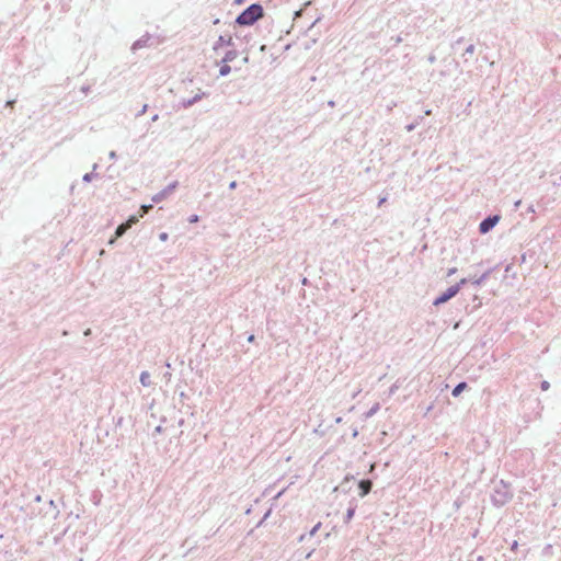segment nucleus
Masks as SVG:
<instances>
[{"label": "nucleus", "instance_id": "obj_1", "mask_svg": "<svg viewBox=\"0 0 561 561\" xmlns=\"http://www.w3.org/2000/svg\"><path fill=\"white\" fill-rule=\"evenodd\" d=\"M514 496L513 489L510 483L504 480H500L494 483L491 493V503L495 507H502L506 505Z\"/></svg>", "mask_w": 561, "mask_h": 561}, {"label": "nucleus", "instance_id": "obj_2", "mask_svg": "<svg viewBox=\"0 0 561 561\" xmlns=\"http://www.w3.org/2000/svg\"><path fill=\"white\" fill-rule=\"evenodd\" d=\"M264 15L261 3H252L236 18L234 23L239 26H251Z\"/></svg>", "mask_w": 561, "mask_h": 561}, {"label": "nucleus", "instance_id": "obj_3", "mask_svg": "<svg viewBox=\"0 0 561 561\" xmlns=\"http://www.w3.org/2000/svg\"><path fill=\"white\" fill-rule=\"evenodd\" d=\"M500 215H489L479 225V232L481 234H485L491 231L500 221Z\"/></svg>", "mask_w": 561, "mask_h": 561}, {"label": "nucleus", "instance_id": "obj_4", "mask_svg": "<svg viewBox=\"0 0 561 561\" xmlns=\"http://www.w3.org/2000/svg\"><path fill=\"white\" fill-rule=\"evenodd\" d=\"M457 294H458V287L450 286L449 288H447L444 293H442L439 296H437L434 299L433 305L434 306L443 305V304L449 301L451 298H454Z\"/></svg>", "mask_w": 561, "mask_h": 561}, {"label": "nucleus", "instance_id": "obj_5", "mask_svg": "<svg viewBox=\"0 0 561 561\" xmlns=\"http://www.w3.org/2000/svg\"><path fill=\"white\" fill-rule=\"evenodd\" d=\"M178 185H179V182L178 181H173L172 183L167 185L163 190H161L160 192L154 194L152 196V202L153 203L162 202L164 198H167L178 187Z\"/></svg>", "mask_w": 561, "mask_h": 561}, {"label": "nucleus", "instance_id": "obj_6", "mask_svg": "<svg viewBox=\"0 0 561 561\" xmlns=\"http://www.w3.org/2000/svg\"><path fill=\"white\" fill-rule=\"evenodd\" d=\"M137 221L138 218L136 216H130L125 222L118 225L115 230V238L123 237Z\"/></svg>", "mask_w": 561, "mask_h": 561}, {"label": "nucleus", "instance_id": "obj_7", "mask_svg": "<svg viewBox=\"0 0 561 561\" xmlns=\"http://www.w3.org/2000/svg\"><path fill=\"white\" fill-rule=\"evenodd\" d=\"M221 46H234V42L231 35H220L214 45V50L219 49Z\"/></svg>", "mask_w": 561, "mask_h": 561}, {"label": "nucleus", "instance_id": "obj_8", "mask_svg": "<svg viewBox=\"0 0 561 561\" xmlns=\"http://www.w3.org/2000/svg\"><path fill=\"white\" fill-rule=\"evenodd\" d=\"M150 38H151V36L149 33H146L145 35H142L140 38H138L137 41L134 42V44L131 45V48H130L131 51L135 53L138 49L147 47Z\"/></svg>", "mask_w": 561, "mask_h": 561}, {"label": "nucleus", "instance_id": "obj_9", "mask_svg": "<svg viewBox=\"0 0 561 561\" xmlns=\"http://www.w3.org/2000/svg\"><path fill=\"white\" fill-rule=\"evenodd\" d=\"M373 488V482L369 479H363L358 482L359 496H366Z\"/></svg>", "mask_w": 561, "mask_h": 561}, {"label": "nucleus", "instance_id": "obj_10", "mask_svg": "<svg viewBox=\"0 0 561 561\" xmlns=\"http://www.w3.org/2000/svg\"><path fill=\"white\" fill-rule=\"evenodd\" d=\"M494 270H496V266L489 268L488 271H485L482 275H480L477 278H471L472 285L480 286L481 284H483L490 277V275L492 274V272Z\"/></svg>", "mask_w": 561, "mask_h": 561}, {"label": "nucleus", "instance_id": "obj_11", "mask_svg": "<svg viewBox=\"0 0 561 561\" xmlns=\"http://www.w3.org/2000/svg\"><path fill=\"white\" fill-rule=\"evenodd\" d=\"M204 95H205V93H201V94H196L195 96H193L191 99H184L182 101V106L184 108H188L192 105H194L196 102L201 101Z\"/></svg>", "mask_w": 561, "mask_h": 561}, {"label": "nucleus", "instance_id": "obj_12", "mask_svg": "<svg viewBox=\"0 0 561 561\" xmlns=\"http://www.w3.org/2000/svg\"><path fill=\"white\" fill-rule=\"evenodd\" d=\"M356 507H357V504L355 503V501L354 500L351 501L350 507L347 508L345 517H344V523L348 524L352 520V518L354 517Z\"/></svg>", "mask_w": 561, "mask_h": 561}, {"label": "nucleus", "instance_id": "obj_13", "mask_svg": "<svg viewBox=\"0 0 561 561\" xmlns=\"http://www.w3.org/2000/svg\"><path fill=\"white\" fill-rule=\"evenodd\" d=\"M237 56H238V50H237V49H234V48H233V49H230V50H228V51L225 54V56H224V58H222L221 62H222V64L231 62V61H233V60L237 58Z\"/></svg>", "mask_w": 561, "mask_h": 561}, {"label": "nucleus", "instance_id": "obj_14", "mask_svg": "<svg viewBox=\"0 0 561 561\" xmlns=\"http://www.w3.org/2000/svg\"><path fill=\"white\" fill-rule=\"evenodd\" d=\"M139 381L140 383L144 386V387H150L151 386V377H150V374L145 370V371H141L140 374V377H139Z\"/></svg>", "mask_w": 561, "mask_h": 561}, {"label": "nucleus", "instance_id": "obj_15", "mask_svg": "<svg viewBox=\"0 0 561 561\" xmlns=\"http://www.w3.org/2000/svg\"><path fill=\"white\" fill-rule=\"evenodd\" d=\"M467 388L468 383L466 381L457 383L451 391L453 397H458Z\"/></svg>", "mask_w": 561, "mask_h": 561}, {"label": "nucleus", "instance_id": "obj_16", "mask_svg": "<svg viewBox=\"0 0 561 561\" xmlns=\"http://www.w3.org/2000/svg\"><path fill=\"white\" fill-rule=\"evenodd\" d=\"M352 480H354L353 476H346L337 489H341L342 491L346 492L350 489L348 483Z\"/></svg>", "mask_w": 561, "mask_h": 561}, {"label": "nucleus", "instance_id": "obj_17", "mask_svg": "<svg viewBox=\"0 0 561 561\" xmlns=\"http://www.w3.org/2000/svg\"><path fill=\"white\" fill-rule=\"evenodd\" d=\"M231 67L228 64H222L219 68V76L226 77L230 73Z\"/></svg>", "mask_w": 561, "mask_h": 561}, {"label": "nucleus", "instance_id": "obj_18", "mask_svg": "<svg viewBox=\"0 0 561 561\" xmlns=\"http://www.w3.org/2000/svg\"><path fill=\"white\" fill-rule=\"evenodd\" d=\"M99 174L98 173H94V172H90V173H85L82 178L83 182H91L93 178H98Z\"/></svg>", "mask_w": 561, "mask_h": 561}, {"label": "nucleus", "instance_id": "obj_19", "mask_svg": "<svg viewBox=\"0 0 561 561\" xmlns=\"http://www.w3.org/2000/svg\"><path fill=\"white\" fill-rule=\"evenodd\" d=\"M320 527H321V523H318L317 525H314L312 527V529L308 533L309 538L313 537Z\"/></svg>", "mask_w": 561, "mask_h": 561}, {"label": "nucleus", "instance_id": "obj_20", "mask_svg": "<svg viewBox=\"0 0 561 561\" xmlns=\"http://www.w3.org/2000/svg\"><path fill=\"white\" fill-rule=\"evenodd\" d=\"M390 41L392 42V46H397V45H399L403 39H402V37H401L400 35H398V36H392V37L390 38Z\"/></svg>", "mask_w": 561, "mask_h": 561}, {"label": "nucleus", "instance_id": "obj_21", "mask_svg": "<svg viewBox=\"0 0 561 561\" xmlns=\"http://www.w3.org/2000/svg\"><path fill=\"white\" fill-rule=\"evenodd\" d=\"M378 410H379V404L377 403L366 413V416L367 417L373 416Z\"/></svg>", "mask_w": 561, "mask_h": 561}, {"label": "nucleus", "instance_id": "obj_22", "mask_svg": "<svg viewBox=\"0 0 561 561\" xmlns=\"http://www.w3.org/2000/svg\"><path fill=\"white\" fill-rule=\"evenodd\" d=\"M417 125H419V119H416L414 123L407 125L405 129H407V131L410 133V131L414 130Z\"/></svg>", "mask_w": 561, "mask_h": 561}, {"label": "nucleus", "instance_id": "obj_23", "mask_svg": "<svg viewBox=\"0 0 561 561\" xmlns=\"http://www.w3.org/2000/svg\"><path fill=\"white\" fill-rule=\"evenodd\" d=\"M470 279L469 278H461L457 284H455L454 286H457L458 287V291L460 290V288L466 285Z\"/></svg>", "mask_w": 561, "mask_h": 561}, {"label": "nucleus", "instance_id": "obj_24", "mask_svg": "<svg viewBox=\"0 0 561 561\" xmlns=\"http://www.w3.org/2000/svg\"><path fill=\"white\" fill-rule=\"evenodd\" d=\"M540 388L542 391H547L550 388V383L547 380L540 382Z\"/></svg>", "mask_w": 561, "mask_h": 561}, {"label": "nucleus", "instance_id": "obj_25", "mask_svg": "<svg viewBox=\"0 0 561 561\" xmlns=\"http://www.w3.org/2000/svg\"><path fill=\"white\" fill-rule=\"evenodd\" d=\"M474 49H476L474 45H473V44H470V45L466 48L465 54L472 55V54L474 53Z\"/></svg>", "mask_w": 561, "mask_h": 561}, {"label": "nucleus", "instance_id": "obj_26", "mask_svg": "<svg viewBox=\"0 0 561 561\" xmlns=\"http://www.w3.org/2000/svg\"><path fill=\"white\" fill-rule=\"evenodd\" d=\"M148 110V104H145L140 111L136 114V117H140L141 115H144Z\"/></svg>", "mask_w": 561, "mask_h": 561}, {"label": "nucleus", "instance_id": "obj_27", "mask_svg": "<svg viewBox=\"0 0 561 561\" xmlns=\"http://www.w3.org/2000/svg\"><path fill=\"white\" fill-rule=\"evenodd\" d=\"M199 219L198 215H191L188 218V222L194 224L197 222Z\"/></svg>", "mask_w": 561, "mask_h": 561}, {"label": "nucleus", "instance_id": "obj_28", "mask_svg": "<svg viewBox=\"0 0 561 561\" xmlns=\"http://www.w3.org/2000/svg\"><path fill=\"white\" fill-rule=\"evenodd\" d=\"M270 513H271V511H267V512L265 513V515L263 516V518L257 523L256 527H260V526L264 523V520L268 517Z\"/></svg>", "mask_w": 561, "mask_h": 561}, {"label": "nucleus", "instance_id": "obj_29", "mask_svg": "<svg viewBox=\"0 0 561 561\" xmlns=\"http://www.w3.org/2000/svg\"><path fill=\"white\" fill-rule=\"evenodd\" d=\"M168 238H169V234H168L167 232H161V233L159 234V239H160L161 241H167V240H168Z\"/></svg>", "mask_w": 561, "mask_h": 561}, {"label": "nucleus", "instance_id": "obj_30", "mask_svg": "<svg viewBox=\"0 0 561 561\" xmlns=\"http://www.w3.org/2000/svg\"><path fill=\"white\" fill-rule=\"evenodd\" d=\"M526 213H528V214H535V213H536V210H535L534 205H529V206L527 207V209H526Z\"/></svg>", "mask_w": 561, "mask_h": 561}, {"label": "nucleus", "instance_id": "obj_31", "mask_svg": "<svg viewBox=\"0 0 561 561\" xmlns=\"http://www.w3.org/2000/svg\"><path fill=\"white\" fill-rule=\"evenodd\" d=\"M456 273H457V267H451V268L448 270L447 276H451V275H454Z\"/></svg>", "mask_w": 561, "mask_h": 561}, {"label": "nucleus", "instance_id": "obj_32", "mask_svg": "<svg viewBox=\"0 0 561 561\" xmlns=\"http://www.w3.org/2000/svg\"><path fill=\"white\" fill-rule=\"evenodd\" d=\"M14 104H15V100H9V101H7L5 106L7 107H13Z\"/></svg>", "mask_w": 561, "mask_h": 561}, {"label": "nucleus", "instance_id": "obj_33", "mask_svg": "<svg viewBox=\"0 0 561 561\" xmlns=\"http://www.w3.org/2000/svg\"><path fill=\"white\" fill-rule=\"evenodd\" d=\"M237 186H238V183H237L236 181H232V182H230V184H229V188H230V190H234V188H237Z\"/></svg>", "mask_w": 561, "mask_h": 561}, {"label": "nucleus", "instance_id": "obj_34", "mask_svg": "<svg viewBox=\"0 0 561 561\" xmlns=\"http://www.w3.org/2000/svg\"><path fill=\"white\" fill-rule=\"evenodd\" d=\"M162 432H163V427H162V425H158V426L154 428V433L161 434Z\"/></svg>", "mask_w": 561, "mask_h": 561}, {"label": "nucleus", "instance_id": "obj_35", "mask_svg": "<svg viewBox=\"0 0 561 561\" xmlns=\"http://www.w3.org/2000/svg\"><path fill=\"white\" fill-rule=\"evenodd\" d=\"M150 208H152V205H142L141 206V209L144 210V213L148 211Z\"/></svg>", "mask_w": 561, "mask_h": 561}, {"label": "nucleus", "instance_id": "obj_36", "mask_svg": "<svg viewBox=\"0 0 561 561\" xmlns=\"http://www.w3.org/2000/svg\"><path fill=\"white\" fill-rule=\"evenodd\" d=\"M247 341H248L249 343H253V342L255 341V336H254V334H250V335L248 336Z\"/></svg>", "mask_w": 561, "mask_h": 561}, {"label": "nucleus", "instance_id": "obj_37", "mask_svg": "<svg viewBox=\"0 0 561 561\" xmlns=\"http://www.w3.org/2000/svg\"><path fill=\"white\" fill-rule=\"evenodd\" d=\"M473 301H474V302H477V304H476V307L481 306V301H480V299H479V297H478V296H474V297H473Z\"/></svg>", "mask_w": 561, "mask_h": 561}, {"label": "nucleus", "instance_id": "obj_38", "mask_svg": "<svg viewBox=\"0 0 561 561\" xmlns=\"http://www.w3.org/2000/svg\"><path fill=\"white\" fill-rule=\"evenodd\" d=\"M81 91L87 94L90 91V87L89 85H83L81 88Z\"/></svg>", "mask_w": 561, "mask_h": 561}, {"label": "nucleus", "instance_id": "obj_39", "mask_svg": "<svg viewBox=\"0 0 561 561\" xmlns=\"http://www.w3.org/2000/svg\"><path fill=\"white\" fill-rule=\"evenodd\" d=\"M108 157H110V159H112V160L117 158V156H116V152H115V151H111V152L108 153Z\"/></svg>", "mask_w": 561, "mask_h": 561}, {"label": "nucleus", "instance_id": "obj_40", "mask_svg": "<svg viewBox=\"0 0 561 561\" xmlns=\"http://www.w3.org/2000/svg\"><path fill=\"white\" fill-rule=\"evenodd\" d=\"M308 537H309V536H308V534H302V535L298 538V540L301 542V541L306 540V538H308Z\"/></svg>", "mask_w": 561, "mask_h": 561}, {"label": "nucleus", "instance_id": "obj_41", "mask_svg": "<svg viewBox=\"0 0 561 561\" xmlns=\"http://www.w3.org/2000/svg\"><path fill=\"white\" fill-rule=\"evenodd\" d=\"M435 60H436V57H435L434 55H430V56H428V61H430V62H432V64H433V62H435Z\"/></svg>", "mask_w": 561, "mask_h": 561}, {"label": "nucleus", "instance_id": "obj_42", "mask_svg": "<svg viewBox=\"0 0 561 561\" xmlns=\"http://www.w3.org/2000/svg\"><path fill=\"white\" fill-rule=\"evenodd\" d=\"M520 204H522V201H520V199L516 201V202L514 203V208H515V209H517V208L520 206Z\"/></svg>", "mask_w": 561, "mask_h": 561}, {"label": "nucleus", "instance_id": "obj_43", "mask_svg": "<svg viewBox=\"0 0 561 561\" xmlns=\"http://www.w3.org/2000/svg\"><path fill=\"white\" fill-rule=\"evenodd\" d=\"M116 239H117V238H115V236H114L113 238H111V239L108 240V244H110V245H113V244L115 243Z\"/></svg>", "mask_w": 561, "mask_h": 561}, {"label": "nucleus", "instance_id": "obj_44", "mask_svg": "<svg viewBox=\"0 0 561 561\" xmlns=\"http://www.w3.org/2000/svg\"><path fill=\"white\" fill-rule=\"evenodd\" d=\"M171 377H172V374H171V373L167 371V373L164 374V378H165V379L170 380V379H171Z\"/></svg>", "mask_w": 561, "mask_h": 561}, {"label": "nucleus", "instance_id": "obj_45", "mask_svg": "<svg viewBox=\"0 0 561 561\" xmlns=\"http://www.w3.org/2000/svg\"><path fill=\"white\" fill-rule=\"evenodd\" d=\"M397 390V386L396 385H392L390 387V394L394 393V391Z\"/></svg>", "mask_w": 561, "mask_h": 561}, {"label": "nucleus", "instance_id": "obj_46", "mask_svg": "<svg viewBox=\"0 0 561 561\" xmlns=\"http://www.w3.org/2000/svg\"><path fill=\"white\" fill-rule=\"evenodd\" d=\"M328 105H329L330 107H334V106H335V102H334L333 100H330V101L328 102Z\"/></svg>", "mask_w": 561, "mask_h": 561}, {"label": "nucleus", "instance_id": "obj_47", "mask_svg": "<svg viewBox=\"0 0 561 561\" xmlns=\"http://www.w3.org/2000/svg\"><path fill=\"white\" fill-rule=\"evenodd\" d=\"M159 119V115L158 114H154L152 117H151V122H157Z\"/></svg>", "mask_w": 561, "mask_h": 561}, {"label": "nucleus", "instance_id": "obj_48", "mask_svg": "<svg viewBox=\"0 0 561 561\" xmlns=\"http://www.w3.org/2000/svg\"><path fill=\"white\" fill-rule=\"evenodd\" d=\"M91 333H92L91 329H87L83 334L85 336H89V335H91Z\"/></svg>", "mask_w": 561, "mask_h": 561}, {"label": "nucleus", "instance_id": "obj_49", "mask_svg": "<svg viewBox=\"0 0 561 561\" xmlns=\"http://www.w3.org/2000/svg\"><path fill=\"white\" fill-rule=\"evenodd\" d=\"M517 546H518L517 541H514L512 545V550H515L517 548Z\"/></svg>", "mask_w": 561, "mask_h": 561}, {"label": "nucleus", "instance_id": "obj_50", "mask_svg": "<svg viewBox=\"0 0 561 561\" xmlns=\"http://www.w3.org/2000/svg\"><path fill=\"white\" fill-rule=\"evenodd\" d=\"M358 435L357 428L353 431V437H356Z\"/></svg>", "mask_w": 561, "mask_h": 561}, {"label": "nucleus", "instance_id": "obj_51", "mask_svg": "<svg viewBox=\"0 0 561 561\" xmlns=\"http://www.w3.org/2000/svg\"><path fill=\"white\" fill-rule=\"evenodd\" d=\"M511 271V265L508 264L506 267H505V272L508 273Z\"/></svg>", "mask_w": 561, "mask_h": 561}, {"label": "nucleus", "instance_id": "obj_52", "mask_svg": "<svg viewBox=\"0 0 561 561\" xmlns=\"http://www.w3.org/2000/svg\"><path fill=\"white\" fill-rule=\"evenodd\" d=\"M477 561H484V558H483L482 556H479V557L477 558Z\"/></svg>", "mask_w": 561, "mask_h": 561}, {"label": "nucleus", "instance_id": "obj_53", "mask_svg": "<svg viewBox=\"0 0 561 561\" xmlns=\"http://www.w3.org/2000/svg\"><path fill=\"white\" fill-rule=\"evenodd\" d=\"M183 424H184V420H183V419H181V420L179 421V425H180V426H182Z\"/></svg>", "mask_w": 561, "mask_h": 561}, {"label": "nucleus", "instance_id": "obj_54", "mask_svg": "<svg viewBox=\"0 0 561 561\" xmlns=\"http://www.w3.org/2000/svg\"><path fill=\"white\" fill-rule=\"evenodd\" d=\"M62 335H64V336H67V335H68V331L64 330V331H62Z\"/></svg>", "mask_w": 561, "mask_h": 561}, {"label": "nucleus", "instance_id": "obj_55", "mask_svg": "<svg viewBox=\"0 0 561 561\" xmlns=\"http://www.w3.org/2000/svg\"><path fill=\"white\" fill-rule=\"evenodd\" d=\"M180 397L183 399V398H185V397H186V394H185L184 392H181V393H180Z\"/></svg>", "mask_w": 561, "mask_h": 561}, {"label": "nucleus", "instance_id": "obj_56", "mask_svg": "<svg viewBox=\"0 0 561 561\" xmlns=\"http://www.w3.org/2000/svg\"><path fill=\"white\" fill-rule=\"evenodd\" d=\"M218 23H219V19H216V20L214 21V24H218Z\"/></svg>", "mask_w": 561, "mask_h": 561}, {"label": "nucleus", "instance_id": "obj_57", "mask_svg": "<svg viewBox=\"0 0 561 561\" xmlns=\"http://www.w3.org/2000/svg\"><path fill=\"white\" fill-rule=\"evenodd\" d=\"M431 113H432V111H431V110H428V111H426V112H425V114H426V115H430Z\"/></svg>", "mask_w": 561, "mask_h": 561}, {"label": "nucleus", "instance_id": "obj_58", "mask_svg": "<svg viewBox=\"0 0 561 561\" xmlns=\"http://www.w3.org/2000/svg\"><path fill=\"white\" fill-rule=\"evenodd\" d=\"M383 202H385V198H381V199L379 201V204H383Z\"/></svg>", "mask_w": 561, "mask_h": 561}, {"label": "nucleus", "instance_id": "obj_59", "mask_svg": "<svg viewBox=\"0 0 561 561\" xmlns=\"http://www.w3.org/2000/svg\"><path fill=\"white\" fill-rule=\"evenodd\" d=\"M36 501H37V502H39V501H41V496H39V495H37V496H36Z\"/></svg>", "mask_w": 561, "mask_h": 561}, {"label": "nucleus", "instance_id": "obj_60", "mask_svg": "<svg viewBox=\"0 0 561 561\" xmlns=\"http://www.w3.org/2000/svg\"><path fill=\"white\" fill-rule=\"evenodd\" d=\"M243 0H237V3H241Z\"/></svg>", "mask_w": 561, "mask_h": 561}]
</instances>
